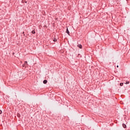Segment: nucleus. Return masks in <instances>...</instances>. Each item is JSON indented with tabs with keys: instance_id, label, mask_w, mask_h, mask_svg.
Masks as SVG:
<instances>
[{
	"instance_id": "nucleus-10",
	"label": "nucleus",
	"mask_w": 130,
	"mask_h": 130,
	"mask_svg": "<svg viewBox=\"0 0 130 130\" xmlns=\"http://www.w3.org/2000/svg\"><path fill=\"white\" fill-rule=\"evenodd\" d=\"M126 84H129V82H126Z\"/></svg>"
},
{
	"instance_id": "nucleus-12",
	"label": "nucleus",
	"mask_w": 130,
	"mask_h": 130,
	"mask_svg": "<svg viewBox=\"0 0 130 130\" xmlns=\"http://www.w3.org/2000/svg\"><path fill=\"white\" fill-rule=\"evenodd\" d=\"M23 34H24V32H23Z\"/></svg>"
},
{
	"instance_id": "nucleus-7",
	"label": "nucleus",
	"mask_w": 130,
	"mask_h": 130,
	"mask_svg": "<svg viewBox=\"0 0 130 130\" xmlns=\"http://www.w3.org/2000/svg\"><path fill=\"white\" fill-rule=\"evenodd\" d=\"M26 64H28V62L25 61L24 65L26 66Z\"/></svg>"
},
{
	"instance_id": "nucleus-4",
	"label": "nucleus",
	"mask_w": 130,
	"mask_h": 130,
	"mask_svg": "<svg viewBox=\"0 0 130 130\" xmlns=\"http://www.w3.org/2000/svg\"><path fill=\"white\" fill-rule=\"evenodd\" d=\"M47 83V81L46 80H45L43 81V83L44 84H46Z\"/></svg>"
},
{
	"instance_id": "nucleus-2",
	"label": "nucleus",
	"mask_w": 130,
	"mask_h": 130,
	"mask_svg": "<svg viewBox=\"0 0 130 130\" xmlns=\"http://www.w3.org/2000/svg\"><path fill=\"white\" fill-rule=\"evenodd\" d=\"M122 126H123V127H124V128H126V125H125V124H123Z\"/></svg>"
},
{
	"instance_id": "nucleus-9",
	"label": "nucleus",
	"mask_w": 130,
	"mask_h": 130,
	"mask_svg": "<svg viewBox=\"0 0 130 130\" xmlns=\"http://www.w3.org/2000/svg\"><path fill=\"white\" fill-rule=\"evenodd\" d=\"M2 113L3 112L2 111V110H0V114H2Z\"/></svg>"
},
{
	"instance_id": "nucleus-11",
	"label": "nucleus",
	"mask_w": 130,
	"mask_h": 130,
	"mask_svg": "<svg viewBox=\"0 0 130 130\" xmlns=\"http://www.w3.org/2000/svg\"><path fill=\"white\" fill-rule=\"evenodd\" d=\"M117 68H118V66H117Z\"/></svg>"
},
{
	"instance_id": "nucleus-8",
	"label": "nucleus",
	"mask_w": 130,
	"mask_h": 130,
	"mask_svg": "<svg viewBox=\"0 0 130 130\" xmlns=\"http://www.w3.org/2000/svg\"><path fill=\"white\" fill-rule=\"evenodd\" d=\"M120 86H123V83H120Z\"/></svg>"
},
{
	"instance_id": "nucleus-1",
	"label": "nucleus",
	"mask_w": 130,
	"mask_h": 130,
	"mask_svg": "<svg viewBox=\"0 0 130 130\" xmlns=\"http://www.w3.org/2000/svg\"><path fill=\"white\" fill-rule=\"evenodd\" d=\"M66 33L70 35V31H69V29L67 28L66 30Z\"/></svg>"
},
{
	"instance_id": "nucleus-5",
	"label": "nucleus",
	"mask_w": 130,
	"mask_h": 130,
	"mask_svg": "<svg viewBox=\"0 0 130 130\" xmlns=\"http://www.w3.org/2000/svg\"><path fill=\"white\" fill-rule=\"evenodd\" d=\"M78 47H79V48H82V45H78Z\"/></svg>"
},
{
	"instance_id": "nucleus-3",
	"label": "nucleus",
	"mask_w": 130,
	"mask_h": 130,
	"mask_svg": "<svg viewBox=\"0 0 130 130\" xmlns=\"http://www.w3.org/2000/svg\"><path fill=\"white\" fill-rule=\"evenodd\" d=\"M57 41V40L56 39V38H55V37H54L53 41L54 42H56V41Z\"/></svg>"
},
{
	"instance_id": "nucleus-6",
	"label": "nucleus",
	"mask_w": 130,
	"mask_h": 130,
	"mask_svg": "<svg viewBox=\"0 0 130 130\" xmlns=\"http://www.w3.org/2000/svg\"><path fill=\"white\" fill-rule=\"evenodd\" d=\"M31 33H32V34H35V30H32V31H31Z\"/></svg>"
}]
</instances>
